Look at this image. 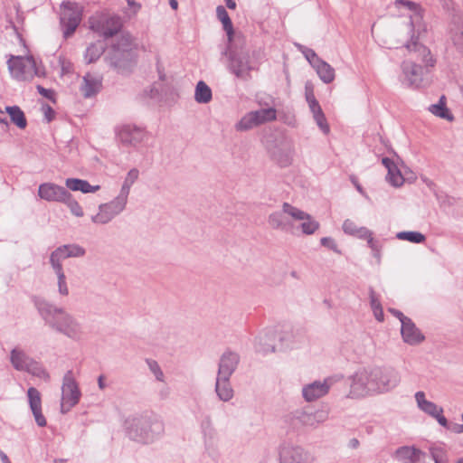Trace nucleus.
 <instances>
[{
	"label": "nucleus",
	"instance_id": "nucleus-34",
	"mask_svg": "<svg viewBox=\"0 0 463 463\" xmlns=\"http://www.w3.org/2000/svg\"><path fill=\"white\" fill-rule=\"evenodd\" d=\"M313 68L324 83L328 84L335 80L334 68L322 59Z\"/></svg>",
	"mask_w": 463,
	"mask_h": 463
},
{
	"label": "nucleus",
	"instance_id": "nucleus-7",
	"mask_svg": "<svg viewBox=\"0 0 463 463\" xmlns=\"http://www.w3.org/2000/svg\"><path fill=\"white\" fill-rule=\"evenodd\" d=\"M90 29L104 39H109L118 34L121 28V19L118 14L105 12L96 13L89 18Z\"/></svg>",
	"mask_w": 463,
	"mask_h": 463
},
{
	"label": "nucleus",
	"instance_id": "nucleus-14",
	"mask_svg": "<svg viewBox=\"0 0 463 463\" xmlns=\"http://www.w3.org/2000/svg\"><path fill=\"white\" fill-rule=\"evenodd\" d=\"M81 392L74 379L71 370L66 372L62 379L61 399L70 402V407L76 406L80 399Z\"/></svg>",
	"mask_w": 463,
	"mask_h": 463
},
{
	"label": "nucleus",
	"instance_id": "nucleus-28",
	"mask_svg": "<svg viewBox=\"0 0 463 463\" xmlns=\"http://www.w3.org/2000/svg\"><path fill=\"white\" fill-rule=\"evenodd\" d=\"M397 457L406 459L403 463H420L425 453L414 447H400L396 450Z\"/></svg>",
	"mask_w": 463,
	"mask_h": 463
},
{
	"label": "nucleus",
	"instance_id": "nucleus-43",
	"mask_svg": "<svg viewBox=\"0 0 463 463\" xmlns=\"http://www.w3.org/2000/svg\"><path fill=\"white\" fill-rule=\"evenodd\" d=\"M252 113L257 115V123L259 126L277 118V111L274 108L260 109L252 111Z\"/></svg>",
	"mask_w": 463,
	"mask_h": 463
},
{
	"label": "nucleus",
	"instance_id": "nucleus-32",
	"mask_svg": "<svg viewBox=\"0 0 463 463\" xmlns=\"http://www.w3.org/2000/svg\"><path fill=\"white\" fill-rule=\"evenodd\" d=\"M5 112L9 115L11 122L14 123L20 129H24L27 127V119L24 112L19 106H6Z\"/></svg>",
	"mask_w": 463,
	"mask_h": 463
},
{
	"label": "nucleus",
	"instance_id": "nucleus-11",
	"mask_svg": "<svg viewBox=\"0 0 463 463\" xmlns=\"http://www.w3.org/2000/svg\"><path fill=\"white\" fill-rule=\"evenodd\" d=\"M280 463H314V458L299 446L284 443L279 448Z\"/></svg>",
	"mask_w": 463,
	"mask_h": 463
},
{
	"label": "nucleus",
	"instance_id": "nucleus-19",
	"mask_svg": "<svg viewBox=\"0 0 463 463\" xmlns=\"http://www.w3.org/2000/svg\"><path fill=\"white\" fill-rule=\"evenodd\" d=\"M401 334L403 341L410 345H417L425 339L423 334L410 317L402 321Z\"/></svg>",
	"mask_w": 463,
	"mask_h": 463
},
{
	"label": "nucleus",
	"instance_id": "nucleus-12",
	"mask_svg": "<svg viewBox=\"0 0 463 463\" xmlns=\"http://www.w3.org/2000/svg\"><path fill=\"white\" fill-rule=\"evenodd\" d=\"M283 211L295 220L303 221L299 227L304 234L311 235L319 228V222L304 211L291 205L288 203H283Z\"/></svg>",
	"mask_w": 463,
	"mask_h": 463
},
{
	"label": "nucleus",
	"instance_id": "nucleus-8",
	"mask_svg": "<svg viewBox=\"0 0 463 463\" xmlns=\"http://www.w3.org/2000/svg\"><path fill=\"white\" fill-rule=\"evenodd\" d=\"M83 7L75 2H62L60 24L65 39L72 36L82 20Z\"/></svg>",
	"mask_w": 463,
	"mask_h": 463
},
{
	"label": "nucleus",
	"instance_id": "nucleus-40",
	"mask_svg": "<svg viewBox=\"0 0 463 463\" xmlns=\"http://www.w3.org/2000/svg\"><path fill=\"white\" fill-rule=\"evenodd\" d=\"M257 126H259L257 123V115L250 111L244 115L241 120L236 123L235 129L237 131H247Z\"/></svg>",
	"mask_w": 463,
	"mask_h": 463
},
{
	"label": "nucleus",
	"instance_id": "nucleus-42",
	"mask_svg": "<svg viewBox=\"0 0 463 463\" xmlns=\"http://www.w3.org/2000/svg\"><path fill=\"white\" fill-rule=\"evenodd\" d=\"M369 297L370 305L373 309L375 319L379 322H383L384 319L383 307L373 288H370L369 289Z\"/></svg>",
	"mask_w": 463,
	"mask_h": 463
},
{
	"label": "nucleus",
	"instance_id": "nucleus-18",
	"mask_svg": "<svg viewBox=\"0 0 463 463\" xmlns=\"http://www.w3.org/2000/svg\"><path fill=\"white\" fill-rule=\"evenodd\" d=\"M332 385V379H325L324 382L315 381L307 384L302 389V395L307 402L315 401L326 395Z\"/></svg>",
	"mask_w": 463,
	"mask_h": 463
},
{
	"label": "nucleus",
	"instance_id": "nucleus-6",
	"mask_svg": "<svg viewBox=\"0 0 463 463\" xmlns=\"http://www.w3.org/2000/svg\"><path fill=\"white\" fill-rule=\"evenodd\" d=\"M328 418V413L324 410H313L307 408L296 410L284 417V421L292 430H298L301 427L316 428Z\"/></svg>",
	"mask_w": 463,
	"mask_h": 463
},
{
	"label": "nucleus",
	"instance_id": "nucleus-33",
	"mask_svg": "<svg viewBox=\"0 0 463 463\" xmlns=\"http://www.w3.org/2000/svg\"><path fill=\"white\" fill-rule=\"evenodd\" d=\"M106 50V44L103 41H97L90 43L85 52L84 58L87 63H92L98 61Z\"/></svg>",
	"mask_w": 463,
	"mask_h": 463
},
{
	"label": "nucleus",
	"instance_id": "nucleus-38",
	"mask_svg": "<svg viewBox=\"0 0 463 463\" xmlns=\"http://www.w3.org/2000/svg\"><path fill=\"white\" fill-rule=\"evenodd\" d=\"M277 338L279 342V350L282 351L288 347H290L295 343V335L290 326H287L284 330L278 332Z\"/></svg>",
	"mask_w": 463,
	"mask_h": 463
},
{
	"label": "nucleus",
	"instance_id": "nucleus-9",
	"mask_svg": "<svg viewBox=\"0 0 463 463\" xmlns=\"http://www.w3.org/2000/svg\"><path fill=\"white\" fill-rule=\"evenodd\" d=\"M8 70L13 78L17 80H28L39 75L36 61L32 55L14 56L7 61Z\"/></svg>",
	"mask_w": 463,
	"mask_h": 463
},
{
	"label": "nucleus",
	"instance_id": "nucleus-64",
	"mask_svg": "<svg viewBox=\"0 0 463 463\" xmlns=\"http://www.w3.org/2000/svg\"><path fill=\"white\" fill-rule=\"evenodd\" d=\"M307 103L312 113L320 111L322 109L317 99H312Z\"/></svg>",
	"mask_w": 463,
	"mask_h": 463
},
{
	"label": "nucleus",
	"instance_id": "nucleus-17",
	"mask_svg": "<svg viewBox=\"0 0 463 463\" xmlns=\"http://www.w3.org/2000/svg\"><path fill=\"white\" fill-rule=\"evenodd\" d=\"M240 363V355L231 350H226L220 357L218 376L232 377Z\"/></svg>",
	"mask_w": 463,
	"mask_h": 463
},
{
	"label": "nucleus",
	"instance_id": "nucleus-55",
	"mask_svg": "<svg viewBox=\"0 0 463 463\" xmlns=\"http://www.w3.org/2000/svg\"><path fill=\"white\" fill-rule=\"evenodd\" d=\"M320 243L322 246L326 247L335 252L340 253V250H338L337 245L333 238L323 237L320 240Z\"/></svg>",
	"mask_w": 463,
	"mask_h": 463
},
{
	"label": "nucleus",
	"instance_id": "nucleus-29",
	"mask_svg": "<svg viewBox=\"0 0 463 463\" xmlns=\"http://www.w3.org/2000/svg\"><path fill=\"white\" fill-rule=\"evenodd\" d=\"M168 91L170 95L174 94V90L171 87L154 83L148 90H145V94L157 102H163L167 100Z\"/></svg>",
	"mask_w": 463,
	"mask_h": 463
},
{
	"label": "nucleus",
	"instance_id": "nucleus-56",
	"mask_svg": "<svg viewBox=\"0 0 463 463\" xmlns=\"http://www.w3.org/2000/svg\"><path fill=\"white\" fill-rule=\"evenodd\" d=\"M354 236H356L359 239L366 240L367 241L370 240V238H373V232L366 227H360Z\"/></svg>",
	"mask_w": 463,
	"mask_h": 463
},
{
	"label": "nucleus",
	"instance_id": "nucleus-23",
	"mask_svg": "<svg viewBox=\"0 0 463 463\" xmlns=\"http://www.w3.org/2000/svg\"><path fill=\"white\" fill-rule=\"evenodd\" d=\"M231 377L216 376L214 391L222 402H229L233 398L234 391L231 384Z\"/></svg>",
	"mask_w": 463,
	"mask_h": 463
},
{
	"label": "nucleus",
	"instance_id": "nucleus-44",
	"mask_svg": "<svg viewBox=\"0 0 463 463\" xmlns=\"http://www.w3.org/2000/svg\"><path fill=\"white\" fill-rule=\"evenodd\" d=\"M396 237L399 240L408 241L417 244L423 243L426 241V237L423 233L414 231L400 232L397 233Z\"/></svg>",
	"mask_w": 463,
	"mask_h": 463
},
{
	"label": "nucleus",
	"instance_id": "nucleus-48",
	"mask_svg": "<svg viewBox=\"0 0 463 463\" xmlns=\"http://www.w3.org/2000/svg\"><path fill=\"white\" fill-rule=\"evenodd\" d=\"M24 372L32 373L37 377L49 378V373L38 362L33 359H31Z\"/></svg>",
	"mask_w": 463,
	"mask_h": 463
},
{
	"label": "nucleus",
	"instance_id": "nucleus-36",
	"mask_svg": "<svg viewBox=\"0 0 463 463\" xmlns=\"http://www.w3.org/2000/svg\"><path fill=\"white\" fill-rule=\"evenodd\" d=\"M212 98L211 88L203 80L198 81L194 92L195 101L200 104H207L212 100Z\"/></svg>",
	"mask_w": 463,
	"mask_h": 463
},
{
	"label": "nucleus",
	"instance_id": "nucleus-35",
	"mask_svg": "<svg viewBox=\"0 0 463 463\" xmlns=\"http://www.w3.org/2000/svg\"><path fill=\"white\" fill-rule=\"evenodd\" d=\"M32 358H30L24 351L14 348L10 354V361L12 365L17 371H24L27 368Z\"/></svg>",
	"mask_w": 463,
	"mask_h": 463
},
{
	"label": "nucleus",
	"instance_id": "nucleus-62",
	"mask_svg": "<svg viewBox=\"0 0 463 463\" xmlns=\"http://www.w3.org/2000/svg\"><path fill=\"white\" fill-rule=\"evenodd\" d=\"M449 430H450L451 432L456 433V434H461V433H463V423L458 424V423L450 422Z\"/></svg>",
	"mask_w": 463,
	"mask_h": 463
},
{
	"label": "nucleus",
	"instance_id": "nucleus-58",
	"mask_svg": "<svg viewBox=\"0 0 463 463\" xmlns=\"http://www.w3.org/2000/svg\"><path fill=\"white\" fill-rule=\"evenodd\" d=\"M43 111L44 113V117H45L47 122H51L52 120L54 119L55 111L50 105L44 104L43 106Z\"/></svg>",
	"mask_w": 463,
	"mask_h": 463
},
{
	"label": "nucleus",
	"instance_id": "nucleus-20",
	"mask_svg": "<svg viewBox=\"0 0 463 463\" xmlns=\"http://www.w3.org/2000/svg\"><path fill=\"white\" fill-rule=\"evenodd\" d=\"M277 340V330H267L256 339V351L264 354L276 352L279 350Z\"/></svg>",
	"mask_w": 463,
	"mask_h": 463
},
{
	"label": "nucleus",
	"instance_id": "nucleus-54",
	"mask_svg": "<svg viewBox=\"0 0 463 463\" xmlns=\"http://www.w3.org/2000/svg\"><path fill=\"white\" fill-rule=\"evenodd\" d=\"M360 227H358L353 221L346 219L343 223V231L349 235H354Z\"/></svg>",
	"mask_w": 463,
	"mask_h": 463
},
{
	"label": "nucleus",
	"instance_id": "nucleus-26",
	"mask_svg": "<svg viewBox=\"0 0 463 463\" xmlns=\"http://www.w3.org/2000/svg\"><path fill=\"white\" fill-rule=\"evenodd\" d=\"M288 214L281 212H274L269 215L268 222L270 227L276 230H280L282 232H289L292 229V223L289 219L285 215Z\"/></svg>",
	"mask_w": 463,
	"mask_h": 463
},
{
	"label": "nucleus",
	"instance_id": "nucleus-16",
	"mask_svg": "<svg viewBox=\"0 0 463 463\" xmlns=\"http://www.w3.org/2000/svg\"><path fill=\"white\" fill-rule=\"evenodd\" d=\"M404 74V83L409 87L418 89L423 81V68L413 61H405L402 64Z\"/></svg>",
	"mask_w": 463,
	"mask_h": 463
},
{
	"label": "nucleus",
	"instance_id": "nucleus-53",
	"mask_svg": "<svg viewBox=\"0 0 463 463\" xmlns=\"http://www.w3.org/2000/svg\"><path fill=\"white\" fill-rule=\"evenodd\" d=\"M63 260H66L61 250L56 248L50 255V264L51 266H54L56 264H61Z\"/></svg>",
	"mask_w": 463,
	"mask_h": 463
},
{
	"label": "nucleus",
	"instance_id": "nucleus-2",
	"mask_svg": "<svg viewBox=\"0 0 463 463\" xmlns=\"http://www.w3.org/2000/svg\"><path fill=\"white\" fill-rule=\"evenodd\" d=\"M33 303L45 325L72 340H79L82 335L80 323L64 308L42 297L33 296Z\"/></svg>",
	"mask_w": 463,
	"mask_h": 463
},
{
	"label": "nucleus",
	"instance_id": "nucleus-1",
	"mask_svg": "<svg viewBox=\"0 0 463 463\" xmlns=\"http://www.w3.org/2000/svg\"><path fill=\"white\" fill-rule=\"evenodd\" d=\"M350 380L348 397L354 399L389 392L399 384L401 378L392 367L375 366L357 371Z\"/></svg>",
	"mask_w": 463,
	"mask_h": 463
},
{
	"label": "nucleus",
	"instance_id": "nucleus-4",
	"mask_svg": "<svg viewBox=\"0 0 463 463\" xmlns=\"http://www.w3.org/2000/svg\"><path fill=\"white\" fill-rule=\"evenodd\" d=\"M135 58L130 35L122 34L117 43L111 45L105 59L118 72L125 73L130 71L135 63Z\"/></svg>",
	"mask_w": 463,
	"mask_h": 463
},
{
	"label": "nucleus",
	"instance_id": "nucleus-61",
	"mask_svg": "<svg viewBox=\"0 0 463 463\" xmlns=\"http://www.w3.org/2000/svg\"><path fill=\"white\" fill-rule=\"evenodd\" d=\"M58 291L61 296H68L69 295V288L67 286L66 280L63 281H58Z\"/></svg>",
	"mask_w": 463,
	"mask_h": 463
},
{
	"label": "nucleus",
	"instance_id": "nucleus-10",
	"mask_svg": "<svg viewBox=\"0 0 463 463\" xmlns=\"http://www.w3.org/2000/svg\"><path fill=\"white\" fill-rule=\"evenodd\" d=\"M128 199L118 195L107 203H101L99 206V213L91 216V221L97 224H106L114 217L118 215L126 208Z\"/></svg>",
	"mask_w": 463,
	"mask_h": 463
},
{
	"label": "nucleus",
	"instance_id": "nucleus-27",
	"mask_svg": "<svg viewBox=\"0 0 463 463\" xmlns=\"http://www.w3.org/2000/svg\"><path fill=\"white\" fill-rule=\"evenodd\" d=\"M66 189L82 194L95 193L100 189L99 185H91L87 180L80 178H67L65 181Z\"/></svg>",
	"mask_w": 463,
	"mask_h": 463
},
{
	"label": "nucleus",
	"instance_id": "nucleus-60",
	"mask_svg": "<svg viewBox=\"0 0 463 463\" xmlns=\"http://www.w3.org/2000/svg\"><path fill=\"white\" fill-rule=\"evenodd\" d=\"M395 5H405L408 7L409 10H411V11H414L417 8V4L412 1H410V0H396Z\"/></svg>",
	"mask_w": 463,
	"mask_h": 463
},
{
	"label": "nucleus",
	"instance_id": "nucleus-59",
	"mask_svg": "<svg viewBox=\"0 0 463 463\" xmlns=\"http://www.w3.org/2000/svg\"><path fill=\"white\" fill-rule=\"evenodd\" d=\"M37 90L38 92L44 98L50 99V100H54V93H53V90H51V89H45L44 87L41 86V85H38L37 86Z\"/></svg>",
	"mask_w": 463,
	"mask_h": 463
},
{
	"label": "nucleus",
	"instance_id": "nucleus-3",
	"mask_svg": "<svg viewBox=\"0 0 463 463\" xmlns=\"http://www.w3.org/2000/svg\"><path fill=\"white\" fill-rule=\"evenodd\" d=\"M124 426L127 437L140 444H151L165 433L162 418L152 411L128 417Z\"/></svg>",
	"mask_w": 463,
	"mask_h": 463
},
{
	"label": "nucleus",
	"instance_id": "nucleus-37",
	"mask_svg": "<svg viewBox=\"0 0 463 463\" xmlns=\"http://www.w3.org/2000/svg\"><path fill=\"white\" fill-rule=\"evenodd\" d=\"M429 110L435 116L451 121L453 115L449 112L445 102V96H441L439 102L430 106Z\"/></svg>",
	"mask_w": 463,
	"mask_h": 463
},
{
	"label": "nucleus",
	"instance_id": "nucleus-5",
	"mask_svg": "<svg viewBox=\"0 0 463 463\" xmlns=\"http://www.w3.org/2000/svg\"><path fill=\"white\" fill-rule=\"evenodd\" d=\"M222 55L228 59V70L238 79L248 80L250 71L254 69L250 64L249 51L243 47H238L232 42H227L222 51Z\"/></svg>",
	"mask_w": 463,
	"mask_h": 463
},
{
	"label": "nucleus",
	"instance_id": "nucleus-21",
	"mask_svg": "<svg viewBox=\"0 0 463 463\" xmlns=\"http://www.w3.org/2000/svg\"><path fill=\"white\" fill-rule=\"evenodd\" d=\"M405 47L410 52L417 53L425 66L433 67L435 65L436 60L432 57L430 49L421 44L417 36L412 35Z\"/></svg>",
	"mask_w": 463,
	"mask_h": 463
},
{
	"label": "nucleus",
	"instance_id": "nucleus-25",
	"mask_svg": "<svg viewBox=\"0 0 463 463\" xmlns=\"http://www.w3.org/2000/svg\"><path fill=\"white\" fill-rule=\"evenodd\" d=\"M102 86L101 79L87 73L83 77V82L80 86V91L84 98H91L99 92Z\"/></svg>",
	"mask_w": 463,
	"mask_h": 463
},
{
	"label": "nucleus",
	"instance_id": "nucleus-45",
	"mask_svg": "<svg viewBox=\"0 0 463 463\" xmlns=\"http://www.w3.org/2000/svg\"><path fill=\"white\" fill-rule=\"evenodd\" d=\"M388 182L394 187H399L403 184L404 178L401 173V170L398 168L397 165H392L388 170V174L386 176Z\"/></svg>",
	"mask_w": 463,
	"mask_h": 463
},
{
	"label": "nucleus",
	"instance_id": "nucleus-22",
	"mask_svg": "<svg viewBox=\"0 0 463 463\" xmlns=\"http://www.w3.org/2000/svg\"><path fill=\"white\" fill-rule=\"evenodd\" d=\"M27 396L31 411L37 425L39 427H45L47 425V421L42 412V402L39 391L34 387H30L27 391Z\"/></svg>",
	"mask_w": 463,
	"mask_h": 463
},
{
	"label": "nucleus",
	"instance_id": "nucleus-52",
	"mask_svg": "<svg viewBox=\"0 0 463 463\" xmlns=\"http://www.w3.org/2000/svg\"><path fill=\"white\" fill-rule=\"evenodd\" d=\"M367 245L371 249L373 256L377 260V262L380 263L382 243L373 238H370Z\"/></svg>",
	"mask_w": 463,
	"mask_h": 463
},
{
	"label": "nucleus",
	"instance_id": "nucleus-30",
	"mask_svg": "<svg viewBox=\"0 0 463 463\" xmlns=\"http://www.w3.org/2000/svg\"><path fill=\"white\" fill-rule=\"evenodd\" d=\"M216 16L218 20L222 23L223 30L227 34V42H233L234 37V28L232 22V19L229 16L228 12L225 7L222 5H218L216 7Z\"/></svg>",
	"mask_w": 463,
	"mask_h": 463
},
{
	"label": "nucleus",
	"instance_id": "nucleus-15",
	"mask_svg": "<svg viewBox=\"0 0 463 463\" xmlns=\"http://www.w3.org/2000/svg\"><path fill=\"white\" fill-rule=\"evenodd\" d=\"M69 194V191L54 183H43L39 185L38 195L41 199L47 202L62 203Z\"/></svg>",
	"mask_w": 463,
	"mask_h": 463
},
{
	"label": "nucleus",
	"instance_id": "nucleus-41",
	"mask_svg": "<svg viewBox=\"0 0 463 463\" xmlns=\"http://www.w3.org/2000/svg\"><path fill=\"white\" fill-rule=\"evenodd\" d=\"M59 249L61 250L65 259L68 258H80L83 257L86 254V250L80 246L79 244H64L59 246Z\"/></svg>",
	"mask_w": 463,
	"mask_h": 463
},
{
	"label": "nucleus",
	"instance_id": "nucleus-39",
	"mask_svg": "<svg viewBox=\"0 0 463 463\" xmlns=\"http://www.w3.org/2000/svg\"><path fill=\"white\" fill-rule=\"evenodd\" d=\"M138 176H139L138 169H137V168L130 169L128 171L127 176L125 177V180H124L121 189L119 191V194L128 199L129 192H130V188L133 185V184L137 180Z\"/></svg>",
	"mask_w": 463,
	"mask_h": 463
},
{
	"label": "nucleus",
	"instance_id": "nucleus-46",
	"mask_svg": "<svg viewBox=\"0 0 463 463\" xmlns=\"http://www.w3.org/2000/svg\"><path fill=\"white\" fill-rule=\"evenodd\" d=\"M62 203L66 204L67 207L70 209L71 213L77 216V217H82L84 215L83 210L81 206L79 204V203L74 199L72 194L69 192V194L65 197Z\"/></svg>",
	"mask_w": 463,
	"mask_h": 463
},
{
	"label": "nucleus",
	"instance_id": "nucleus-13",
	"mask_svg": "<svg viewBox=\"0 0 463 463\" xmlns=\"http://www.w3.org/2000/svg\"><path fill=\"white\" fill-rule=\"evenodd\" d=\"M118 138L124 146L137 147L145 138V128L135 125H124L118 131Z\"/></svg>",
	"mask_w": 463,
	"mask_h": 463
},
{
	"label": "nucleus",
	"instance_id": "nucleus-63",
	"mask_svg": "<svg viewBox=\"0 0 463 463\" xmlns=\"http://www.w3.org/2000/svg\"><path fill=\"white\" fill-rule=\"evenodd\" d=\"M388 310L400 320L401 324L402 323V321H405V319L409 318L408 317L404 316L402 311L398 309L389 308Z\"/></svg>",
	"mask_w": 463,
	"mask_h": 463
},
{
	"label": "nucleus",
	"instance_id": "nucleus-24",
	"mask_svg": "<svg viewBox=\"0 0 463 463\" xmlns=\"http://www.w3.org/2000/svg\"><path fill=\"white\" fill-rule=\"evenodd\" d=\"M271 159L281 168L288 167L292 164L293 151L289 147L274 146L269 149Z\"/></svg>",
	"mask_w": 463,
	"mask_h": 463
},
{
	"label": "nucleus",
	"instance_id": "nucleus-31",
	"mask_svg": "<svg viewBox=\"0 0 463 463\" xmlns=\"http://www.w3.org/2000/svg\"><path fill=\"white\" fill-rule=\"evenodd\" d=\"M415 399L420 410L431 416L432 418L436 413L439 412L440 409H442V407L438 406L436 403L426 400L425 393L421 391H419L415 393Z\"/></svg>",
	"mask_w": 463,
	"mask_h": 463
},
{
	"label": "nucleus",
	"instance_id": "nucleus-47",
	"mask_svg": "<svg viewBox=\"0 0 463 463\" xmlns=\"http://www.w3.org/2000/svg\"><path fill=\"white\" fill-rule=\"evenodd\" d=\"M200 427L205 439L207 438H213L214 435V428L213 426L212 418L209 414L203 415L200 423Z\"/></svg>",
	"mask_w": 463,
	"mask_h": 463
},
{
	"label": "nucleus",
	"instance_id": "nucleus-57",
	"mask_svg": "<svg viewBox=\"0 0 463 463\" xmlns=\"http://www.w3.org/2000/svg\"><path fill=\"white\" fill-rule=\"evenodd\" d=\"M440 426L444 427L445 429L449 430L450 422L448 420V419L443 415V408L439 411L438 413H436L433 417Z\"/></svg>",
	"mask_w": 463,
	"mask_h": 463
},
{
	"label": "nucleus",
	"instance_id": "nucleus-49",
	"mask_svg": "<svg viewBox=\"0 0 463 463\" xmlns=\"http://www.w3.org/2000/svg\"><path fill=\"white\" fill-rule=\"evenodd\" d=\"M146 364H147L150 372L155 375L156 379L159 382H165L164 373L159 365V364L151 358L146 359Z\"/></svg>",
	"mask_w": 463,
	"mask_h": 463
},
{
	"label": "nucleus",
	"instance_id": "nucleus-50",
	"mask_svg": "<svg viewBox=\"0 0 463 463\" xmlns=\"http://www.w3.org/2000/svg\"><path fill=\"white\" fill-rule=\"evenodd\" d=\"M298 47L312 67H314L315 64H317L321 60V58L317 56L314 50L300 44H298Z\"/></svg>",
	"mask_w": 463,
	"mask_h": 463
},
{
	"label": "nucleus",
	"instance_id": "nucleus-51",
	"mask_svg": "<svg viewBox=\"0 0 463 463\" xmlns=\"http://www.w3.org/2000/svg\"><path fill=\"white\" fill-rule=\"evenodd\" d=\"M313 117L322 132L327 134L329 132V126L323 110L321 109L320 111L313 113Z\"/></svg>",
	"mask_w": 463,
	"mask_h": 463
}]
</instances>
